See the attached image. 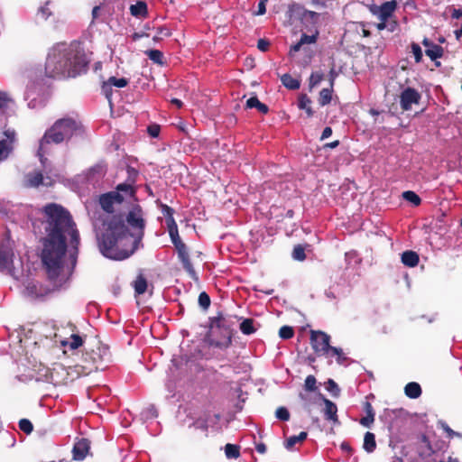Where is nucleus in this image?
I'll list each match as a JSON object with an SVG mask.
<instances>
[{
	"instance_id": "obj_1",
	"label": "nucleus",
	"mask_w": 462,
	"mask_h": 462,
	"mask_svg": "<svg viewBox=\"0 0 462 462\" xmlns=\"http://www.w3.org/2000/svg\"><path fill=\"white\" fill-rule=\"evenodd\" d=\"M45 236L42 239V261L48 277L55 280L60 273L67 251V237L73 248L78 249L79 233L69 211L57 203H48L42 208Z\"/></svg>"
},
{
	"instance_id": "obj_2",
	"label": "nucleus",
	"mask_w": 462,
	"mask_h": 462,
	"mask_svg": "<svg viewBox=\"0 0 462 462\" xmlns=\"http://www.w3.org/2000/svg\"><path fill=\"white\" fill-rule=\"evenodd\" d=\"M103 231L97 237L101 254L112 260H125L132 255L144 236L146 220L143 208L134 203L125 217L110 215L103 219Z\"/></svg>"
},
{
	"instance_id": "obj_3",
	"label": "nucleus",
	"mask_w": 462,
	"mask_h": 462,
	"mask_svg": "<svg viewBox=\"0 0 462 462\" xmlns=\"http://www.w3.org/2000/svg\"><path fill=\"white\" fill-rule=\"evenodd\" d=\"M91 54L78 41L58 43L47 56L45 75L52 79L76 78L88 71Z\"/></svg>"
},
{
	"instance_id": "obj_4",
	"label": "nucleus",
	"mask_w": 462,
	"mask_h": 462,
	"mask_svg": "<svg viewBox=\"0 0 462 462\" xmlns=\"http://www.w3.org/2000/svg\"><path fill=\"white\" fill-rule=\"evenodd\" d=\"M86 135V130L82 122L76 116H65L56 120L53 125L45 131L40 140L38 155L42 163L47 160L44 157L47 145L54 143L60 144L63 142L68 143L74 137L83 138Z\"/></svg>"
},
{
	"instance_id": "obj_5",
	"label": "nucleus",
	"mask_w": 462,
	"mask_h": 462,
	"mask_svg": "<svg viewBox=\"0 0 462 462\" xmlns=\"http://www.w3.org/2000/svg\"><path fill=\"white\" fill-rule=\"evenodd\" d=\"M235 321L232 316L222 311L208 318V331L204 341L212 347L227 349L233 343Z\"/></svg>"
},
{
	"instance_id": "obj_6",
	"label": "nucleus",
	"mask_w": 462,
	"mask_h": 462,
	"mask_svg": "<svg viewBox=\"0 0 462 462\" xmlns=\"http://www.w3.org/2000/svg\"><path fill=\"white\" fill-rule=\"evenodd\" d=\"M310 340L311 347L318 356H323L327 358L336 356L338 365H344L346 361V357L341 348L330 346V336L327 333L319 330H311Z\"/></svg>"
},
{
	"instance_id": "obj_7",
	"label": "nucleus",
	"mask_w": 462,
	"mask_h": 462,
	"mask_svg": "<svg viewBox=\"0 0 462 462\" xmlns=\"http://www.w3.org/2000/svg\"><path fill=\"white\" fill-rule=\"evenodd\" d=\"M289 12L291 13V16H299L302 24L309 32H312L317 28L320 16L319 13L306 10L301 5L297 3H292L289 5Z\"/></svg>"
},
{
	"instance_id": "obj_8",
	"label": "nucleus",
	"mask_w": 462,
	"mask_h": 462,
	"mask_svg": "<svg viewBox=\"0 0 462 462\" xmlns=\"http://www.w3.org/2000/svg\"><path fill=\"white\" fill-rule=\"evenodd\" d=\"M124 200L123 194L117 191H109L99 196L98 204L104 211L111 214L115 210V206L122 204Z\"/></svg>"
},
{
	"instance_id": "obj_9",
	"label": "nucleus",
	"mask_w": 462,
	"mask_h": 462,
	"mask_svg": "<svg viewBox=\"0 0 462 462\" xmlns=\"http://www.w3.org/2000/svg\"><path fill=\"white\" fill-rule=\"evenodd\" d=\"M54 183V180L49 177H44L41 171H33L28 172L23 178V187L25 188H38L40 185L51 187Z\"/></svg>"
},
{
	"instance_id": "obj_10",
	"label": "nucleus",
	"mask_w": 462,
	"mask_h": 462,
	"mask_svg": "<svg viewBox=\"0 0 462 462\" xmlns=\"http://www.w3.org/2000/svg\"><path fill=\"white\" fill-rule=\"evenodd\" d=\"M420 98L421 96L417 89L408 87L400 95L401 108L403 111H408L413 104H419Z\"/></svg>"
},
{
	"instance_id": "obj_11",
	"label": "nucleus",
	"mask_w": 462,
	"mask_h": 462,
	"mask_svg": "<svg viewBox=\"0 0 462 462\" xmlns=\"http://www.w3.org/2000/svg\"><path fill=\"white\" fill-rule=\"evenodd\" d=\"M397 5L396 0L387 1L376 7V10H373V13L377 15L380 21H389L393 17Z\"/></svg>"
},
{
	"instance_id": "obj_12",
	"label": "nucleus",
	"mask_w": 462,
	"mask_h": 462,
	"mask_svg": "<svg viewBox=\"0 0 462 462\" xmlns=\"http://www.w3.org/2000/svg\"><path fill=\"white\" fill-rule=\"evenodd\" d=\"M422 44L426 48L425 54L431 60L435 61V65L437 67H439L440 66V62L437 61V60L443 56V54H444L443 48L440 45L432 42L428 38H424L423 39Z\"/></svg>"
},
{
	"instance_id": "obj_13",
	"label": "nucleus",
	"mask_w": 462,
	"mask_h": 462,
	"mask_svg": "<svg viewBox=\"0 0 462 462\" xmlns=\"http://www.w3.org/2000/svg\"><path fill=\"white\" fill-rule=\"evenodd\" d=\"M174 246L178 252V256H179L185 271L191 277H195L196 272H195L193 265L190 262L189 255L188 253V248H187L186 245L183 242H180V244H178Z\"/></svg>"
},
{
	"instance_id": "obj_14",
	"label": "nucleus",
	"mask_w": 462,
	"mask_h": 462,
	"mask_svg": "<svg viewBox=\"0 0 462 462\" xmlns=\"http://www.w3.org/2000/svg\"><path fill=\"white\" fill-rule=\"evenodd\" d=\"M90 449V441L88 439H81L77 441L72 448V456L74 460L81 461L88 454Z\"/></svg>"
},
{
	"instance_id": "obj_15",
	"label": "nucleus",
	"mask_w": 462,
	"mask_h": 462,
	"mask_svg": "<svg viewBox=\"0 0 462 462\" xmlns=\"http://www.w3.org/2000/svg\"><path fill=\"white\" fill-rule=\"evenodd\" d=\"M311 32L312 33L310 35L302 33L300 41L291 47L290 53L291 54L292 52H298L300 50L301 46L304 44L315 43L318 40L319 32L318 28H315V30H313Z\"/></svg>"
},
{
	"instance_id": "obj_16",
	"label": "nucleus",
	"mask_w": 462,
	"mask_h": 462,
	"mask_svg": "<svg viewBox=\"0 0 462 462\" xmlns=\"http://www.w3.org/2000/svg\"><path fill=\"white\" fill-rule=\"evenodd\" d=\"M323 402L325 404L324 409V417L327 420H332L334 422H337L338 420L337 419V405L331 402L328 399L323 398Z\"/></svg>"
},
{
	"instance_id": "obj_17",
	"label": "nucleus",
	"mask_w": 462,
	"mask_h": 462,
	"mask_svg": "<svg viewBox=\"0 0 462 462\" xmlns=\"http://www.w3.org/2000/svg\"><path fill=\"white\" fill-rule=\"evenodd\" d=\"M85 339L79 334H71L70 337L60 341V344L64 347H69L70 350H76L83 346Z\"/></svg>"
},
{
	"instance_id": "obj_18",
	"label": "nucleus",
	"mask_w": 462,
	"mask_h": 462,
	"mask_svg": "<svg viewBox=\"0 0 462 462\" xmlns=\"http://www.w3.org/2000/svg\"><path fill=\"white\" fill-rule=\"evenodd\" d=\"M312 101L307 94H300L298 98V107L305 110L307 117L310 118L314 116V110L311 107Z\"/></svg>"
},
{
	"instance_id": "obj_19",
	"label": "nucleus",
	"mask_w": 462,
	"mask_h": 462,
	"mask_svg": "<svg viewBox=\"0 0 462 462\" xmlns=\"http://www.w3.org/2000/svg\"><path fill=\"white\" fill-rule=\"evenodd\" d=\"M26 291L30 296L39 298L44 297L51 292V290L43 287L42 284L30 282L26 286Z\"/></svg>"
},
{
	"instance_id": "obj_20",
	"label": "nucleus",
	"mask_w": 462,
	"mask_h": 462,
	"mask_svg": "<svg viewBox=\"0 0 462 462\" xmlns=\"http://www.w3.org/2000/svg\"><path fill=\"white\" fill-rule=\"evenodd\" d=\"M130 14L137 18H146L148 16V7L144 1H138L130 6Z\"/></svg>"
},
{
	"instance_id": "obj_21",
	"label": "nucleus",
	"mask_w": 462,
	"mask_h": 462,
	"mask_svg": "<svg viewBox=\"0 0 462 462\" xmlns=\"http://www.w3.org/2000/svg\"><path fill=\"white\" fill-rule=\"evenodd\" d=\"M419 455L420 457H430L434 451L429 438L425 434L420 436Z\"/></svg>"
},
{
	"instance_id": "obj_22",
	"label": "nucleus",
	"mask_w": 462,
	"mask_h": 462,
	"mask_svg": "<svg viewBox=\"0 0 462 462\" xmlns=\"http://www.w3.org/2000/svg\"><path fill=\"white\" fill-rule=\"evenodd\" d=\"M364 410L365 411V416L360 420V424L366 428H370L374 421L375 414L374 408L369 402H365L364 404Z\"/></svg>"
},
{
	"instance_id": "obj_23",
	"label": "nucleus",
	"mask_w": 462,
	"mask_h": 462,
	"mask_svg": "<svg viewBox=\"0 0 462 462\" xmlns=\"http://www.w3.org/2000/svg\"><path fill=\"white\" fill-rule=\"evenodd\" d=\"M420 261L419 254L411 250L405 251L402 254V263L408 267H415Z\"/></svg>"
},
{
	"instance_id": "obj_24",
	"label": "nucleus",
	"mask_w": 462,
	"mask_h": 462,
	"mask_svg": "<svg viewBox=\"0 0 462 462\" xmlns=\"http://www.w3.org/2000/svg\"><path fill=\"white\" fill-rule=\"evenodd\" d=\"M404 393L407 397L411 399H417L421 395L422 390L418 383L411 382L405 385Z\"/></svg>"
},
{
	"instance_id": "obj_25",
	"label": "nucleus",
	"mask_w": 462,
	"mask_h": 462,
	"mask_svg": "<svg viewBox=\"0 0 462 462\" xmlns=\"http://www.w3.org/2000/svg\"><path fill=\"white\" fill-rule=\"evenodd\" d=\"M246 108H256L261 114H267L269 112V107L262 103L256 96L251 97L247 99L245 104Z\"/></svg>"
},
{
	"instance_id": "obj_26",
	"label": "nucleus",
	"mask_w": 462,
	"mask_h": 462,
	"mask_svg": "<svg viewBox=\"0 0 462 462\" xmlns=\"http://www.w3.org/2000/svg\"><path fill=\"white\" fill-rule=\"evenodd\" d=\"M281 80L282 85L291 90L299 89L300 87V81L288 73L282 75Z\"/></svg>"
},
{
	"instance_id": "obj_27",
	"label": "nucleus",
	"mask_w": 462,
	"mask_h": 462,
	"mask_svg": "<svg viewBox=\"0 0 462 462\" xmlns=\"http://www.w3.org/2000/svg\"><path fill=\"white\" fill-rule=\"evenodd\" d=\"M363 448L368 453H372L374 451V449L376 448V441L374 433L367 431L365 434Z\"/></svg>"
},
{
	"instance_id": "obj_28",
	"label": "nucleus",
	"mask_w": 462,
	"mask_h": 462,
	"mask_svg": "<svg viewBox=\"0 0 462 462\" xmlns=\"http://www.w3.org/2000/svg\"><path fill=\"white\" fill-rule=\"evenodd\" d=\"M308 437V433L306 431H301L299 435L297 436H291L289 437L285 443H284V446L287 449H291L296 444L298 443H302Z\"/></svg>"
},
{
	"instance_id": "obj_29",
	"label": "nucleus",
	"mask_w": 462,
	"mask_h": 462,
	"mask_svg": "<svg viewBox=\"0 0 462 462\" xmlns=\"http://www.w3.org/2000/svg\"><path fill=\"white\" fill-rule=\"evenodd\" d=\"M239 328L245 335H251L256 331L254 327V320L253 319H245L240 323Z\"/></svg>"
},
{
	"instance_id": "obj_30",
	"label": "nucleus",
	"mask_w": 462,
	"mask_h": 462,
	"mask_svg": "<svg viewBox=\"0 0 462 462\" xmlns=\"http://www.w3.org/2000/svg\"><path fill=\"white\" fill-rule=\"evenodd\" d=\"M134 288L136 294H143L147 290V281L143 275L137 276L134 282Z\"/></svg>"
},
{
	"instance_id": "obj_31",
	"label": "nucleus",
	"mask_w": 462,
	"mask_h": 462,
	"mask_svg": "<svg viewBox=\"0 0 462 462\" xmlns=\"http://www.w3.org/2000/svg\"><path fill=\"white\" fill-rule=\"evenodd\" d=\"M332 92H333V88H331V87L329 88H323L319 92V103L321 106H324L331 102Z\"/></svg>"
},
{
	"instance_id": "obj_32",
	"label": "nucleus",
	"mask_w": 462,
	"mask_h": 462,
	"mask_svg": "<svg viewBox=\"0 0 462 462\" xmlns=\"http://www.w3.org/2000/svg\"><path fill=\"white\" fill-rule=\"evenodd\" d=\"M115 191H117L119 193L122 194V192L124 193V197L125 196H127L129 198H134L135 197V189H134V187L131 185V184H128V183H121V184H118L116 188V190Z\"/></svg>"
},
{
	"instance_id": "obj_33",
	"label": "nucleus",
	"mask_w": 462,
	"mask_h": 462,
	"mask_svg": "<svg viewBox=\"0 0 462 462\" xmlns=\"http://www.w3.org/2000/svg\"><path fill=\"white\" fill-rule=\"evenodd\" d=\"M225 453L228 458H237L240 457V447L228 443L225 446Z\"/></svg>"
},
{
	"instance_id": "obj_34",
	"label": "nucleus",
	"mask_w": 462,
	"mask_h": 462,
	"mask_svg": "<svg viewBox=\"0 0 462 462\" xmlns=\"http://www.w3.org/2000/svg\"><path fill=\"white\" fill-rule=\"evenodd\" d=\"M144 53L149 57L154 63L162 65L163 64V54L159 50H147Z\"/></svg>"
},
{
	"instance_id": "obj_35",
	"label": "nucleus",
	"mask_w": 462,
	"mask_h": 462,
	"mask_svg": "<svg viewBox=\"0 0 462 462\" xmlns=\"http://www.w3.org/2000/svg\"><path fill=\"white\" fill-rule=\"evenodd\" d=\"M402 198L406 200L411 202L414 206H419L421 203L420 198L411 190H407L402 193Z\"/></svg>"
},
{
	"instance_id": "obj_36",
	"label": "nucleus",
	"mask_w": 462,
	"mask_h": 462,
	"mask_svg": "<svg viewBox=\"0 0 462 462\" xmlns=\"http://www.w3.org/2000/svg\"><path fill=\"white\" fill-rule=\"evenodd\" d=\"M292 257L297 261H304L306 259L305 247L302 245H297L292 251Z\"/></svg>"
},
{
	"instance_id": "obj_37",
	"label": "nucleus",
	"mask_w": 462,
	"mask_h": 462,
	"mask_svg": "<svg viewBox=\"0 0 462 462\" xmlns=\"http://www.w3.org/2000/svg\"><path fill=\"white\" fill-rule=\"evenodd\" d=\"M411 52L414 56L416 63H420L422 60L423 53L420 46L416 42L411 43Z\"/></svg>"
},
{
	"instance_id": "obj_38",
	"label": "nucleus",
	"mask_w": 462,
	"mask_h": 462,
	"mask_svg": "<svg viewBox=\"0 0 462 462\" xmlns=\"http://www.w3.org/2000/svg\"><path fill=\"white\" fill-rule=\"evenodd\" d=\"M12 254L5 251H0V269H6L12 263Z\"/></svg>"
},
{
	"instance_id": "obj_39",
	"label": "nucleus",
	"mask_w": 462,
	"mask_h": 462,
	"mask_svg": "<svg viewBox=\"0 0 462 462\" xmlns=\"http://www.w3.org/2000/svg\"><path fill=\"white\" fill-rule=\"evenodd\" d=\"M18 424L19 429L25 434H31L33 430V425L28 419H21Z\"/></svg>"
},
{
	"instance_id": "obj_40",
	"label": "nucleus",
	"mask_w": 462,
	"mask_h": 462,
	"mask_svg": "<svg viewBox=\"0 0 462 462\" xmlns=\"http://www.w3.org/2000/svg\"><path fill=\"white\" fill-rule=\"evenodd\" d=\"M13 148L7 145V140L0 141V162L6 159Z\"/></svg>"
},
{
	"instance_id": "obj_41",
	"label": "nucleus",
	"mask_w": 462,
	"mask_h": 462,
	"mask_svg": "<svg viewBox=\"0 0 462 462\" xmlns=\"http://www.w3.org/2000/svg\"><path fill=\"white\" fill-rule=\"evenodd\" d=\"M279 336L282 339H290L294 336V329L290 326H282L279 330Z\"/></svg>"
},
{
	"instance_id": "obj_42",
	"label": "nucleus",
	"mask_w": 462,
	"mask_h": 462,
	"mask_svg": "<svg viewBox=\"0 0 462 462\" xmlns=\"http://www.w3.org/2000/svg\"><path fill=\"white\" fill-rule=\"evenodd\" d=\"M210 298L206 291H202L199 295V304L203 310H208L210 306Z\"/></svg>"
},
{
	"instance_id": "obj_43",
	"label": "nucleus",
	"mask_w": 462,
	"mask_h": 462,
	"mask_svg": "<svg viewBox=\"0 0 462 462\" xmlns=\"http://www.w3.org/2000/svg\"><path fill=\"white\" fill-rule=\"evenodd\" d=\"M317 380L314 375H308L305 379L304 387L309 392H314L317 390Z\"/></svg>"
},
{
	"instance_id": "obj_44",
	"label": "nucleus",
	"mask_w": 462,
	"mask_h": 462,
	"mask_svg": "<svg viewBox=\"0 0 462 462\" xmlns=\"http://www.w3.org/2000/svg\"><path fill=\"white\" fill-rule=\"evenodd\" d=\"M275 416L277 419L287 421L290 420V412L285 407H279L275 411Z\"/></svg>"
},
{
	"instance_id": "obj_45",
	"label": "nucleus",
	"mask_w": 462,
	"mask_h": 462,
	"mask_svg": "<svg viewBox=\"0 0 462 462\" xmlns=\"http://www.w3.org/2000/svg\"><path fill=\"white\" fill-rule=\"evenodd\" d=\"M112 86L122 88L128 85V79L125 78L116 79V77H110L108 79Z\"/></svg>"
},
{
	"instance_id": "obj_46",
	"label": "nucleus",
	"mask_w": 462,
	"mask_h": 462,
	"mask_svg": "<svg viewBox=\"0 0 462 462\" xmlns=\"http://www.w3.org/2000/svg\"><path fill=\"white\" fill-rule=\"evenodd\" d=\"M326 388L328 392H330L332 393L333 396L337 397L339 395L340 389L334 380L328 379L327 382Z\"/></svg>"
},
{
	"instance_id": "obj_47",
	"label": "nucleus",
	"mask_w": 462,
	"mask_h": 462,
	"mask_svg": "<svg viewBox=\"0 0 462 462\" xmlns=\"http://www.w3.org/2000/svg\"><path fill=\"white\" fill-rule=\"evenodd\" d=\"M324 79V75L321 72H313L310 77V87L312 88L319 84Z\"/></svg>"
},
{
	"instance_id": "obj_48",
	"label": "nucleus",
	"mask_w": 462,
	"mask_h": 462,
	"mask_svg": "<svg viewBox=\"0 0 462 462\" xmlns=\"http://www.w3.org/2000/svg\"><path fill=\"white\" fill-rule=\"evenodd\" d=\"M112 87L113 86H112V84H110L108 79L106 81L103 82V84L101 86L102 93L106 96V97L109 101H111V97H112V94H113Z\"/></svg>"
},
{
	"instance_id": "obj_49",
	"label": "nucleus",
	"mask_w": 462,
	"mask_h": 462,
	"mask_svg": "<svg viewBox=\"0 0 462 462\" xmlns=\"http://www.w3.org/2000/svg\"><path fill=\"white\" fill-rule=\"evenodd\" d=\"M11 102H13V99L8 93L0 91V109L7 107Z\"/></svg>"
},
{
	"instance_id": "obj_50",
	"label": "nucleus",
	"mask_w": 462,
	"mask_h": 462,
	"mask_svg": "<svg viewBox=\"0 0 462 462\" xmlns=\"http://www.w3.org/2000/svg\"><path fill=\"white\" fill-rule=\"evenodd\" d=\"M168 232H169L170 237L171 239V242L174 245L182 242L179 236L178 228L177 229L171 228V230H168Z\"/></svg>"
},
{
	"instance_id": "obj_51",
	"label": "nucleus",
	"mask_w": 462,
	"mask_h": 462,
	"mask_svg": "<svg viewBox=\"0 0 462 462\" xmlns=\"http://www.w3.org/2000/svg\"><path fill=\"white\" fill-rule=\"evenodd\" d=\"M91 171L94 173H97L100 176H103L106 171V166L104 163H98L91 168Z\"/></svg>"
},
{
	"instance_id": "obj_52",
	"label": "nucleus",
	"mask_w": 462,
	"mask_h": 462,
	"mask_svg": "<svg viewBox=\"0 0 462 462\" xmlns=\"http://www.w3.org/2000/svg\"><path fill=\"white\" fill-rule=\"evenodd\" d=\"M269 47H270V42L268 40H265V39H259L258 40V42H257V48L261 51H268Z\"/></svg>"
},
{
	"instance_id": "obj_53",
	"label": "nucleus",
	"mask_w": 462,
	"mask_h": 462,
	"mask_svg": "<svg viewBox=\"0 0 462 462\" xmlns=\"http://www.w3.org/2000/svg\"><path fill=\"white\" fill-rule=\"evenodd\" d=\"M50 2H46L43 6H42L39 10L40 14L44 19H47L50 15H51V11L49 8Z\"/></svg>"
},
{
	"instance_id": "obj_54",
	"label": "nucleus",
	"mask_w": 462,
	"mask_h": 462,
	"mask_svg": "<svg viewBox=\"0 0 462 462\" xmlns=\"http://www.w3.org/2000/svg\"><path fill=\"white\" fill-rule=\"evenodd\" d=\"M268 0H260L258 4V10L255 13L256 15H263L266 13V3Z\"/></svg>"
},
{
	"instance_id": "obj_55",
	"label": "nucleus",
	"mask_w": 462,
	"mask_h": 462,
	"mask_svg": "<svg viewBox=\"0 0 462 462\" xmlns=\"http://www.w3.org/2000/svg\"><path fill=\"white\" fill-rule=\"evenodd\" d=\"M158 34H160L162 38L163 37H170L171 35V29L167 28L166 26H161L157 29Z\"/></svg>"
},
{
	"instance_id": "obj_56",
	"label": "nucleus",
	"mask_w": 462,
	"mask_h": 462,
	"mask_svg": "<svg viewBox=\"0 0 462 462\" xmlns=\"http://www.w3.org/2000/svg\"><path fill=\"white\" fill-rule=\"evenodd\" d=\"M5 135L6 136L7 140L9 141V143H7V145L11 146L13 148L12 143L15 140V132L14 131H11V130H6L5 132Z\"/></svg>"
},
{
	"instance_id": "obj_57",
	"label": "nucleus",
	"mask_w": 462,
	"mask_h": 462,
	"mask_svg": "<svg viewBox=\"0 0 462 462\" xmlns=\"http://www.w3.org/2000/svg\"><path fill=\"white\" fill-rule=\"evenodd\" d=\"M162 211L165 218L169 217V216H173L174 214V209L165 204L162 205Z\"/></svg>"
},
{
	"instance_id": "obj_58",
	"label": "nucleus",
	"mask_w": 462,
	"mask_h": 462,
	"mask_svg": "<svg viewBox=\"0 0 462 462\" xmlns=\"http://www.w3.org/2000/svg\"><path fill=\"white\" fill-rule=\"evenodd\" d=\"M166 220V224H167V227H168V230H171V228L173 229H177L178 228V226L174 220V217L173 216H169V217H166L165 218Z\"/></svg>"
},
{
	"instance_id": "obj_59",
	"label": "nucleus",
	"mask_w": 462,
	"mask_h": 462,
	"mask_svg": "<svg viewBox=\"0 0 462 462\" xmlns=\"http://www.w3.org/2000/svg\"><path fill=\"white\" fill-rule=\"evenodd\" d=\"M148 133L152 137H157L160 134V127L159 125H151L148 127Z\"/></svg>"
},
{
	"instance_id": "obj_60",
	"label": "nucleus",
	"mask_w": 462,
	"mask_h": 462,
	"mask_svg": "<svg viewBox=\"0 0 462 462\" xmlns=\"http://www.w3.org/2000/svg\"><path fill=\"white\" fill-rule=\"evenodd\" d=\"M332 134V128L330 126H327L323 129V132L320 136V141H323L328 138Z\"/></svg>"
},
{
	"instance_id": "obj_61",
	"label": "nucleus",
	"mask_w": 462,
	"mask_h": 462,
	"mask_svg": "<svg viewBox=\"0 0 462 462\" xmlns=\"http://www.w3.org/2000/svg\"><path fill=\"white\" fill-rule=\"evenodd\" d=\"M451 17L454 19H459L460 17H462V8H453Z\"/></svg>"
},
{
	"instance_id": "obj_62",
	"label": "nucleus",
	"mask_w": 462,
	"mask_h": 462,
	"mask_svg": "<svg viewBox=\"0 0 462 462\" xmlns=\"http://www.w3.org/2000/svg\"><path fill=\"white\" fill-rule=\"evenodd\" d=\"M442 427H443V430L447 432L448 438H453L455 435L457 434L452 429H450L448 427V425H447V424H443Z\"/></svg>"
},
{
	"instance_id": "obj_63",
	"label": "nucleus",
	"mask_w": 462,
	"mask_h": 462,
	"mask_svg": "<svg viewBox=\"0 0 462 462\" xmlns=\"http://www.w3.org/2000/svg\"><path fill=\"white\" fill-rule=\"evenodd\" d=\"M255 449L260 454H264L266 452V446L264 443L261 442L255 445Z\"/></svg>"
},
{
	"instance_id": "obj_64",
	"label": "nucleus",
	"mask_w": 462,
	"mask_h": 462,
	"mask_svg": "<svg viewBox=\"0 0 462 462\" xmlns=\"http://www.w3.org/2000/svg\"><path fill=\"white\" fill-rule=\"evenodd\" d=\"M338 145H339V141L336 140L334 142L325 143L323 145V148L324 149H334V148L337 147Z\"/></svg>"
}]
</instances>
